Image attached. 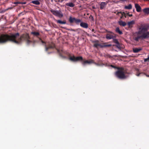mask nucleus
Returning a JSON list of instances; mask_svg holds the SVG:
<instances>
[{"mask_svg": "<svg viewBox=\"0 0 149 149\" xmlns=\"http://www.w3.org/2000/svg\"><path fill=\"white\" fill-rule=\"evenodd\" d=\"M144 1H149V0H144Z\"/></svg>", "mask_w": 149, "mask_h": 149, "instance_id": "obj_36", "label": "nucleus"}, {"mask_svg": "<svg viewBox=\"0 0 149 149\" xmlns=\"http://www.w3.org/2000/svg\"><path fill=\"white\" fill-rule=\"evenodd\" d=\"M51 12L53 15L59 17H62L63 16V15L60 10L58 11L54 10H51Z\"/></svg>", "mask_w": 149, "mask_h": 149, "instance_id": "obj_3", "label": "nucleus"}, {"mask_svg": "<svg viewBox=\"0 0 149 149\" xmlns=\"http://www.w3.org/2000/svg\"><path fill=\"white\" fill-rule=\"evenodd\" d=\"M148 29V28L147 26H142L139 28L138 33L139 34H143L146 31H147Z\"/></svg>", "mask_w": 149, "mask_h": 149, "instance_id": "obj_2", "label": "nucleus"}, {"mask_svg": "<svg viewBox=\"0 0 149 149\" xmlns=\"http://www.w3.org/2000/svg\"><path fill=\"white\" fill-rule=\"evenodd\" d=\"M31 3L37 5H38L40 4V2L38 0H34L32 1Z\"/></svg>", "mask_w": 149, "mask_h": 149, "instance_id": "obj_15", "label": "nucleus"}, {"mask_svg": "<svg viewBox=\"0 0 149 149\" xmlns=\"http://www.w3.org/2000/svg\"><path fill=\"white\" fill-rule=\"evenodd\" d=\"M116 76L120 79H123L126 78L124 72L123 70L122 69H120L115 73Z\"/></svg>", "mask_w": 149, "mask_h": 149, "instance_id": "obj_1", "label": "nucleus"}, {"mask_svg": "<svg viewBox=\"0 0 149 149\" xmlns=\"http://www.w3.org/2000/svg\"><path fill=\"white\" fill-rule=\"evenodd\" d=\"M139 74H137V75H137V76H139Z\"/></svg>", "mask_w": 149, "mask_h": 149, "instance_id": "obj_37", "label": "nucleus"}, {"mask_svg": "<svg viewBox=\"0 0 149 149\" xmlns=\"http://www.w3.org/2000/svg\"><path fill=\"white\" fill-rule=\"evenodd\" d=\"M93 63V60H86L84 61H83L82 62V63L84 65H85L86 64H90Z\"/></svg>", "mask_w": 149, "mask_h": 149, "instance_id": "obj_5", "label": "nucleus"}, {"mask_svg": "<svg viewBox=\"0 0 149 149\" xmlns=\"http://www.w3.org/2000/svg\"><path fill=\"white\" fill-rule=\"evenodd\" d=\"M135 7L136 10L138 12H140L141 11V8L140 6L138 4H136L135 5Z\"/></svg>", "mask_w": 149, "mask_h": 149, "instance_id": "obj_9", "label": "nucleus"}, {"mask_svg": "<svg viewBox=\"0 0 149 149\" xmlns=\"http://www.w3.org/2000/svg\"><path fill=\"white\" fill-rule=\"evenodd\" d=\"M114 40H115V42L116 44H119V42H118V40L116 39H114Z\"/></svg>", "mask_w": 149, "mask_h": 149, "instance_id": "obj_29", "label": "nucleus"}, {"mask_svg": "<svg viewBox=\"0 0 149 149\" xmlns=\"http://www.w3.org/2000/svg\"><path fill=\"white\" fill-rule=\"evenodd\" d=\"M116 32L120 34H122V32L120 31L118 27H117L116 29Z\"/></svg>", "mask_w": 149, "mask_h": 149, "instance_id": "obj_17", "label": "nucleus"}, {"mask_svg": "<svg viewBox=\"0 0 149 149\" xmlns=\"http://www.w3.org/2000/svg\"><path fill=\"white\" fill-rule=\"evenodd\" d=\"M144 61L145 62L149 61V55L147 58L144 59Z\"/></svg>", "mask_w": 149, "mask_h": 149, "instance_id": "obj_26", "label": "nucleus"}, {"mask_svg": "<svg viewBox=\"0 0 149 149\" xmlns=\"http://www.w3.org/2000/svg\"><path fill=\"white\" fill-rule=\"evenodd\" d=\"M80 25L82 27L85 28H87L88 27V24L87 23L84 22H81L80 24Z\"/></svg>", "mask_w": 149, "mask_h": 149, "instance_id": "obj_7", "label": "nucleus"}, {"mask_svg": "<svg viewBox=\"0 0 149 149\" xmlns=\"http://www.w3.org/2000/svg\"><path fill=\"white\" fill-rule=\"evenodd\" d=\"M111 45L110 44L109 45H104V47H109L111 46Z\"/></svg>", "mask_w": 149, "mask_h": 149, "instance_id": "obj_28", "label": "nucleus"}, {"mask_svg": "<svg viewBox=\"0 0 149 149\" xmlns=\"http://www.w3.org/2000/svg\"><path fill=\"white\" fill-rule=\"evenodd\" d=\"M111 66L112 67H113V68H115V67H114V66H113V65H111Z\"/></svg>", "mask_w": 149, "mask_h": 149, "instance_id": "obj_33", "label": "nucleus"}, {"mask_svg": "<svg viewBox=\"0 0 149 149\" xmlns=\"http://www.w3.org/2000/svg\"><path fill=\"white\" fill-rule=\"evenodd\" d=\"M119 24L120 25L123 26H125L127 24L126 23L122 21H119L118 22Z\"/></svg>", "mask_w": 149, "mask_h": 149, "instance_id": "obj_13", "label": "nucleus"}, {"mask_svg": "<svg viewBox=\"0 0 149 149\" xmlns=\"http://www.w3.org/2000/svg\"><path fill=\"white\" fill-rule=\"evenodd\" d=\"M135 24V21L134 20H132L130 22H128L127 25L129 27H132L133 25Z\"/></svg>", "mask_w": 149, "mask_h": 149, "instance_id": "obj_8", "label": "nucleus"}, {"mask_svg": "<svg viewBox=\"0 0 149 149\" xmlns=\"http://www.w3.org/2000/svg\"><path fill=\"white\" fill-rule=\"evenodd\" d=\"M127 15H128V16L130 17H131L132 16V14H129V13H127Z\"/></svg>", "mask_w": 149, "mask_h": 149, "instance_id": "obj_30", "label": "nucleus"}, {"mask_svg": "<svg viewBox=\"0 0 149 149\" xmlns=\"http://www.w3.org/2000/svg\"><path fill=\"white\" fill-rule=\"evenodd\" d=\"M31 33L36 36H38L39 35V33L38 32H33Z\"/></svg>", "mask_w": 149, "mask_h": 149, "instance_id": "obj_21", "label": "nucleus"}, {"mask_svg": "<svg viewBox=\"0 0 149 149\" xmlns=\"http://www.w3.org/2000/svg\"><path fill=\"white\" fill-rule=\"evenodd\" d=\"M67 6H69L70 7H73L74 6V4L72 2H69L66 4Z\"/></svg>", "mask_w": 149, "mask_h": 149, "instance_id": "obj_16", "label": "nucleus"}, {"mask_svg": "<svg viewBox=\"0 0 149 149\" xmlns=\"http://www.w3.org/2000/svg\"><path fill=\"white\" fill-rule=\"evenodd\" d=\"M141 50L142 48H134L133 49V51L134 53H137Z\"/></svg>", "mask_w": 149, "mask_h": 149, "instance_id": "obj_12", "label": "nucleus"}, {"mask_svg": "<svg viewBox=\"0 0 149 149\" xmlns=\"http://www.w3.org/2000/svg\"><path fill=\"white\" fill-rule=\"evenodd\" d=\"M134 11V10H133V11Z\"/></svg>", "mask_w": 149, "mask_h": 149, "instance_id": "obj_39", "label": "nucleus"}, {"mask_svg": "<svg viewBox=\"0 0 149 149\" xmlns=\"http://www.w3.org/2000/svg\"><path fill=\"white\" fill-rule=\"evenodd\" d=\"M74 22L76 23H78L81 22V20L80 19H75V20Z\"/></svg>", "mask_w": 149, "mask_h": 149, "instance_id": "obj_23", "label": "nucleus"}, {"mask_svg": "<svg viewBox=\"0 0 149 149\" xmlns=\"http://www.w3.org/2000/svg\"><path fill=\"white\" fill-rule=\"evenodd\" d=\"M75 18H72L71 17H70L69 18V21L70 23H72L74 22Z\"/></svg>", "mask_w": 149, "mask_h": 149, "instance_id": "obj_19", "label": "nucleus"}, {"mask_svg": "<svg viewBox=\"0 0 149 149\" xmlns=\"http://www.w3.org/2000/svg\"><path fill=\"white\" fill-rule=\"evenodd\" d=\"M132 6L131 4H129L128 6H125V8L126 9H130L132 8Z\"/></svg>", "mask_w": 149, "mask_h": 149, "instance_id": "obj_18", "label": "nucleus"}, {"mask_svg": "<svg viewBox=\"0 0 149 149\" xmlns=\"http://www.w3.org/2000/svg\"><path fill=\"white\" fill-rule=\"evenodd\" d=\"M56 22L58 23L61 24H65L66 23L64 21H62L61 20H57L56 21Z\"/></svg>", "mask_w": 149, "mask_h": 149, "instance_id": "obj_20", "label": "nucleus"}, {"mask_svg": "<svg viewBox=\"0 0 149 149\" xmlns=\"http://www.w3.org/2000/svg\"><path fill=\"white\" fill-rule=\"evenodd\" d=\"M48 48V47H46L45 48L46 50V51H47V50H48V48Z\"/></svg>", "mask_w": 149, "mask_h": 149, "instance_id": "obj_32", "label": "nucleus"}, {"mask_svg": "<svg viewBox=\"0 0 149 149\" xmlns=\"http://www.w3.org/2000/svg\"><path fill=\"white\" fill-rule=\"evenodd\" d=\"M141 37L143 39H146L149 38V31L143 33L141 36Z\"/></svg>", "mask_w": 149, "mask_h": 149, "instance_id": "obj_6", "label": "nucleus"}, {"mask_svg": "<svg viewBox=\"0 0 149 149\" xmlns=\"http://www.w3.org/2000/svg\"><path fill=\"white\" fill-rule=\"evenodd\" d=\"M114 37L112 35H110L109 34H107L106 36V38L108 39H111Z\"/></svg>", "mask_w": 149, "mask_h": 149, "instance_id": "obj_11", "label": "nucleus"}, {"mask_svg": "<svg viewBox=\"0 0 149 149\" xmlns=\"http://www.w3.org/2000/svg\"><path fill=\"white\" fill-rule=\"evenodd\" d=\"M69 59L72 61L75 62L82 60V57L81 56L75 57L73 56H70L69 58Z\"/></svg>", "mask_w": 149, "mask_h": 149, "instance_id": "obj_4", "label": "nucleus"}, {"mask_svg": "<svg viewBox=\"0 0 149 149\" xmlns=\"http://www.w3.org/2000/svg\"><path fill=\"white\" fill-rule=\"evenodd\" d=\"M99 47L101 48H103L104 47V45H101L99 44Z\"/></svg>", "mask_w": 149, "mask_h": 149, "instance_id": "obj_27", "label": "nucleus"}, {"mask_svg": "<svg viewBox=\"0 0 149 149\" xmlns=\"http://www.w3.org/2000/svg\"><path fill=\"white\" fill-rule=\"evenodd\" d=\"M99 44L98 43H95L94 45V47L97 48H98L99 47Z\"/></svg>", "mask_w": 149, "mask_h": 149, "instance_id": "obj_25", "label": "nucleus"}, {"mask_svg": "<svg viewBox=\"0 0 149 149\" xmlns=\"http://www.w3.org/2000/svg\"><path fill=\"white\" fill-rule=\"evenodd\" d=\"M146 76H147V77H149V75H146Z\"/></svg>", "mask_w": 149, "mask_h": 149, "instance_id": "obj_38", "label": "nucleus"}, {"mask_svg": "<svg viewBox=\"0 0 149 149\" xmlns=\"http://www.w3.org/2000/svg\"><path fill=\"white\" fill-rule=\"evenodd\" d=\"M110 33H111L112 34H113V33L112 32H110Z\"/></svg>", "mask_w": 149, "mask_h": 149, "instance_id": "obj_34", "label": "nucleus"}, {"mask_svg": "<svg viewBox=\"0 0 149 149\" xmlns=\"http://www.w3.org/2000/svg\"><path fill=\"white\" fill-rule=\"evenodd\" d=\"M40 41H41V42L42 43H44V42L42 41L40 39Z\"/></svg>", "mask_w": 149, "mask_h": 149, "instance_id": "obj_31", "label": "nucleus"}, {"mask_svg": "<svg viewBox=\"0 0 149 149\" xmlns=\"http://www.w3.org/2000/svg\"><path fill=\"white\" fill-rule=\"evenodd\" d=\"M107 3L106 2H102L100 4V9H103L107 4Z\"/></svg>", "mask_w": 149, "mask_h": 149, "instance_id": "obj_10", "label": "nucleus"}, {"mask_svg": "<svg viewBox=\"0 0 149 149\" xmlns=\"http://www.w3.org/2000/svg\"><path fill=\"white\" fill-rule=\"evenodd\" d=\"M119 13H120L121 15H122V16H124L125 17H126V16H125V14L124 13V12H118L117 14H119Z\"/></svg>", "mask_w": 149, "mask_h": 149, "instance_id": "obj_22", "label": "nucleus"}, {"mask_svg": "<svg viewBox=\"0 0 149 149\" xmlns=\"http://www.w3.org/2000/svg\"><path fill=\"white\" fill-rule=\"evenodd\" d=\"M143 11L145 14H148L149 13V8H145L143 10Z\"/></svg>", "mask_w": 149, "mask_h": 149, "instance_id": "obj_14", "label": "nucleus"}, {"mask_svg": "<svg viewBox=\"0 0 149 149\" xmlns=\"http://www.w3.org/2000/svg\"><path fill=\"white\" fill-rule=\"evenodd\" d=\"M123 17V16H122L120 18H122Z\"/></svg>", "mask_w": 149, "mask_h": 149, "instance_id": "obj_35", "label": "nucleus"}, {"mask_svg": "<svg viewBox=\"0 0 149 149\" xmlns=\"http://www.w3.org/2000/svg\"><path fill=\"white\" fill-rule=\"evenodd\" d=\"M141 38V36H138L135 38H134V40L136 41H138L139 39Z\"/></svg>", "mask_w": 149, "mask_h": 149, "instance_id": "obj_24", "label": "nucleus"}]
</instances>
